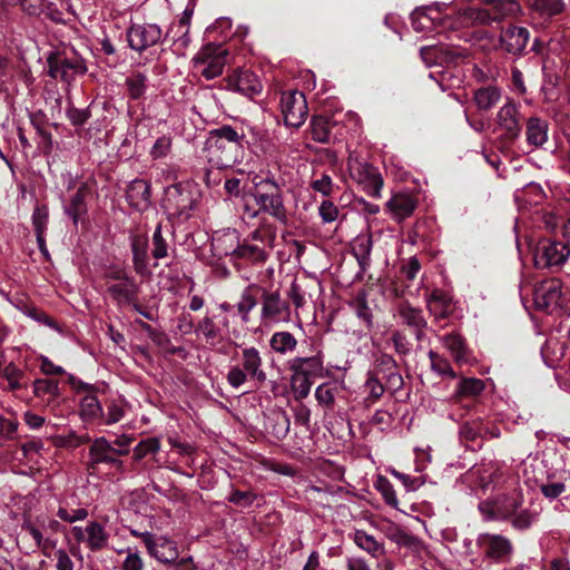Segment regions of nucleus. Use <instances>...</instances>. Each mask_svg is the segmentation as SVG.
<instances>
[{
  "label": "nucleus",
  "instance_id": "obj_20",
  "mask_svg": "<svg viewBox=\"0 0 570 570\" xmlns=\"http://www.w3.org/2000/svg\"><path fill=\"white\" fill-rule=\"evenodd\" d=\"M227 85L230 89L248 97L258 95L263 89L258 77L247 69L235 70L228 76Z\"/></svg>",
  "mask_w": 570,
  "mask_h": 570
},
{
  "label": "nucleus",
  "instance_id": "obj_57",
  "mask_svg": "<svg viewBox=\"0 0 570 570\" xmlns=\"http://www.w3.org/2000/svg\"><path fill=\"white\" fill-rule=\"evenodd\" d=\"M397 370V363L393 356L381 354L375 361V375L381 374L383 379Z\"/></svg>",
  "mask_w": 570,
  "mask_h": 570
},
{
  "label": "nucleus",
  "instance_id": "obj_19",
  "mask_svg": "<svg viewBox=\"0 0 570 570\" xmlns=\"http://www.w3.org/2000/svg\"><path fill=\"white\" fill-rule=\"evenodd\" d=\"M497 124L499 128L504 131L508 139H517L522 129V118L519 106L511 99H508L497 114Z\"/></svg>",
  "mask_w": 570,
  "mask_h": 570
},
{
  "label": "nucleus",
  "instance_id": "obj_31",
  "mask_svg": "<svg viewBox=\"0 0 570 570\" xmlns=\"http://www.w3.org/2000/svg\"><path fill=\"white\" fill-rule=\"evenodd\" d=\"M426 303L430 313L436 318H446L452 313L451 298L442 291H434Z\"/></svg>",
  "mask_w": 570,
  "mask_h": 570
},
{
  "label": "nucleus",
  "instance_id": "obj_47",
  "mask_svg": "<svg viewBox=\"0 0 570 570\" xmlns=\"http://www.w3.org/2000/svg\"><path fill=\"white\" fill-rule=\"evenodd\" d=\"M313 381L309 377L303 376L297 373L291 375V390L294 394L295 400L302 401L306 399L311 392Z\"/></svg>",
  "mask_w": 570,
  "mask_h": 570
},
{
  "label": "nucleus",
  "instance_id": "obj_56",
  "mask_svg": "<svg viewBox=\"0 0 570 570\" xmlns=\"http://www.w3.org/2000/svg\"><path fill=\"white\" fill-rule=\"evenodd\" d=\"M533 9L543 16H554L561 12L563 8L562 0H534Z\"/></svg>",
  "mask_w": 570,
  "mask_h": 570
},
{
  "label": "nucleus",
  "instance_id": "obj_2",
  "mask_svg": "<svg viewBox=\"0 0 570 570\" xmlns=\"http://www.w3.org/2000/svg\"><path fill=\"white\" fill-rule=\"evenodd\" d=\"M244 140V134H238L232 126H220L209 131L204 156L213 167L230 168L243 159Z\"/></svg>",
  "mask_w": 570,
  "mask_h": 570
},
{
  "label": "nucleus",
  "instance_id": "obj_30",
  "mask_svg": "<svg viewBox=\"0 0 570 570\" xmlns=\"http://www.w3.org/2000/svg\"><path fill=\"white\" fill-rule=\"evenodd\" d=\"M443 346L451 353L453 360L458 364L468 363V347L464 338L456 334L451 333L441 337Z\"/></svg>",
  "mask_w": 570,
  "mask_h": 570
},
{
  "label": "nucleus",
  "instance_id": "obj_7",
  "mask_svg": "<svg viewBox=\"0 0 570 570\" xmlns=\"http://www.w3.org/2000/svg\"><path fill=\"white\" fill-rule=\"evenodd\" d=\"M567 302V294L562 291L559 279H547L533 289V304L537 309L552 314L563 308Z\"/></svg>",
  "mask_w": 570,
  "mask_h": 570
},
{
  "label": "nucleus",
  "instance_id": "obj_12",
  "mask_svg": "<svg viewBox=\"0 0 570 570\" xmlns=\"http://www.w3.org/2000/svg\"><path fill=\"white\" fill-rule=\"evenodd\" d=\"M351 177L363 185L364 190L372 197H380L383 187V179L377 169L366 161L357 158H350L347 163Z\"/></svg>",
  "mask_w": 570,
  "mask_h": 570
},
{
  "label": "nucleus",
  "instance_id": "obj_13",
  "mask_svg": "<svg viewBox=\"0 0 570 570\" xmlns=\"http://www.w3.org/2000/svg\"><path fill=\"white\" fill-rule=\"evenodd\" d=\"M281 110L284 122L288 127H301L307 116V102L304 94L298 90H289L282 94Z\"/></svg>",
  "mask_w": 570,
  "mask_h": 570
},
{
  "label": "nucleus",
  "instance_id": "obj_3",
  "mask_svg": "<svg viewBox=\"0 0 570 570\" xmlns=\"http://www.w3.org/2000/svg\"><path fill=\"white\" fill-rule=\"evenodd\" d=\"M254 187V199L259 206V210L268 214L277 222L285 223L287 220V213L284 204V187L285 180L283 178L276 179L275 176L268 171L265 177L255 175L252 179Z\"/></svg>",
  "mask_w": 570,
  "mask_h": 570
},
{
  "label": "nucleus",
  "instance_id": "obj_43",
  "mask_svg": "<svg viewBox=\"0 0 570 570\" xmlns=\"http://www.w3.org/2000/svg\"><path fill=\"white\" fill-rule=\"evenodd\" d=\"M386 537L401 547H406L413 550H416L421 547V541L416 537L407 533L396 525L390 527L387 529Z\"/></svg>",
  "mask_w": 570,
  "mask_h": 570
},
{
  "label": "nucleus",
  "instance_id": "obj_55",
  "mask_svg": "<svg viewBox=\"0 0 570 570\" xmlns=\"http://www.w3.org/2000/svg\"><path fill=\"white\" fill-rule=\"evenodd\" d=\"M153 249L151 255L155 259H163L168 256V243L163 236L161 225L158 224L153 234Z\"/></svg>",
  "mask_w": 570,
  "mask_h": 570
},
{
  "label": "nucleus",
  "instance_id": "obj_49",
  "mask_svg": "<svg viewBox=\"0 0 570 570\" xmlns=\"http://www.w3.org/2000/svg\"><path fill=\"white\" fill-rule=\"evenodd\" d=\"M429 358L431 362V370L434 373L441 376H448L450 379L456 377V373L453 371L450 362L445 357L441 356L434 351H430Z\"/></svg>",
  "mask_w": 570,
  "mask_h": 570
},
{
  "label": "nucleus",
  "instance_id": "obj_42",
  "mask_svg": "<svg viewBox=\"0 0 570 570\" xmlns=\"http://www.w3.org/2000/svg\"><path fill=\"white\" fill-rule=\"evenodd\" d=\"M1 377L8 382V389L10 391H17L28 386L24 372L13 363H9L3 367Z\"/></svg>",
  "mask_w": 570,
  "mask_h": 570
},
{
  "label": "nucleus",
  "instance_id": "obj_34",
  "mask_svg": "<svg viewBox=\"0 0 570 570\" xmlns=\"http://www.w3.org/2000/svg\"><path fill=\"white\" fill-rule=\"evenodd\" d=\"M397 314L403 324L409 327H426L428 322L423 316L422 309L412 306L409 302H401L397 307Z\"/></svg>",
  "mask_w": 570,
  "mask_h": 570
},
{
  "label": "nucleus",
  "instance_id": "obj_48",
  "mask_svg": "<svg viewBox=\"0 0 570 570\" xmlns=\"http://www.w3.org/2000/svg\"><path fill=\"white\" fill-rule=\"evenodd\" d=\"M256 304L257 301L254 294V287H246L243 291L240 298L236 305L238 314L240 315V318L244 323H247L249 321V313L256 306Z\"/></svg>",
  "mask_w": 570,
  "mask_h": 570
},
{
  "label": "nucleus",
  "instance_id": "obj_51",
  "mask_svg": "<svg viewBox=\"0 0 570 570\" xmlns=\"http://www.w3.org/2000/svg\"><path fill=\"white\" fill-rule=\"evenodd\" d=\"M364 389L365 392L367 393V397L365 399L367 405H371L379 401L385 391V386L381 383L380 379L373 373L368 374V377L364 384Z\"/></svg>",
  "mask_w": 570,
  "mask_h": 570
},
{
  "label": "nucleus",
  "instance_id": "obj_58",
  "mask_svg": "<svg viewBox=\"0 0 570 570\" xmlns=\"http://www.w3.org/2000/svg\"><path fill=\"white\" fill-rule=\"evenodd\" d=\"M482 433V422H465L460 428V436L466 442H475Z\"/></svg>",
  "mask_w": 570,
  "mask_h": 570
},
{
  "label": "nucleus",
  "instance_id": "obj_29",
  "mask_svg": "<svg viewBox=\"0 0 570 570\" xmlns=\"http://www.w3.org/2000/svg\"><path fill=\"white\" fill-rule=\"evenodd\" d=\"M132 263L138 274H144L148 267V239L145 236H134L131 238Z\"/></svg>",
  "mask_w": 570,
  "mask_h": 570
},
{
  "label": "nucleus",
  "instance_id": "obj_63",
  "mask_svg": "<svg viewBox=\"0 0 570 570\" xmlns=\"http://www.w3.org/2000/svg\"><path fill=\"white\" fill-rule=\"evenodd\" d=\"M318 213L324 223H332L338 216V208L331 200H324L318 207Z\"/></svg>",
  "mask_w": 570,
  "mask_h": 570
},
{
  "label": "nucleus",
  "instance_id": "obj_17",
  "mask_svg": "<svg viewBox=\"0 0 570 570\" xmlns=\"http://www.w3.org/2000/svg\"><path fill=\"white\" fill-rule=\"evenodd\" d=\"M420 55L425 65L431 67L434 65L443 66L456 63L458 60L468 56V51L450 45H439L423 47Z\"/></svg>",
  "mask_w": 570,
  "mask_h": 570
},
{
  "label": "nucleus",
  "instance_id": "obj_16",
  "mask_svg": "<svg viewBox=\"0 0 570 570\" xmlns=\"http://www.w3.org/2000/svg\"><path fill=\"white\" fill-rule=\"evenodd\" d=\"M261 318L264 323L289 322L291 306L281 297L279 292L264 291L262 295Z\"/></svg>",
  "mask_w": 570,
  "mask_h": 570
},
{
  "label": "nucleus",
  "instance_id": "obj_61",
  "mask_svg": "<svg viewBox=\"0 0 570 570\" xmlns=\"http://www.w3.org/2000/svg\"><path fill=\"white\" fill-rule=\"evenodd\" d=\"M287 297L292 301L296 309L302 308L306 303V291L302 284L294 281L287 292Z\"/></svg>",
  "mask_w": 570,
  "mask_h": 570
},
{
  "label": "nucleus",
  "instance_id": "obj_60",
  "mask_svg": "<svg viewBox=\"0 0 570 570\" xmlns=\"http://www.w3.org/2000/svg\"><path fill=\"white\" fill-rule=\"evenodd\" d=\"M48 208L46 206H37L32 214V225L36 234H45L48 225Z\"/></svg>",
  "mask_w": 570,
  "mask_h": 570
},
{
  "label": "nucleus",
  "instance_id": "obj_10",
  "mask_svg": "<svg viewBox=\"0 0 570 570\" xmlns=\"http://www.w3.org/2000/svg\"><path fill=\"white\" fill-rule=\"evenodd\" d=\"M570 256V248L563 242L542 240L533 250V262L537 268H559Z\"/></svg>",
  "mask_w": 570,
  "mask_h": 570
},
{
  "label": "nucleus",
  "instance_id": "obj_46",
  "mask_svg": "<svg viewBox=\"0 0 570 570\" xmlns=\"http://www.w3.org/2000/svg\"><path fill=\"white\" fill-rule=\"evenodd\" d=\"M128 96L130 99H139L147 89V77L141 72L131 73L126 79Z\"/></svg>",
  "mask_w": 570,
  "mask_h": 570
},
{
  "label": "nucleus",
  "instance_id": "obj_39",
  "mask_svg": "<svg viewBox=\"0 0 570 570\" xmlns=\"http://www.w3.org/2000/svg\"><path fill=\"white\" fill-rule=\"evenodd\" d=\"M33 394L39 399H47V403L50 404L59 395V384L55 380L50 379H37L32 383Z\"/></svg>",
  "mask_w": 570,
  "mask_h": 570
},
{
  "label": "nucleus",
  "instance_id": "obj_44",
  "mask_svg": "<svg viewBox=\"0 0 570 570\" xmlns=\"http://www.w3.org/2000/svg\"><path fill=\"white\" fill-rule=\"evenodd\" d=\"M338 392L340 387L336 384L323 383L316 387L315 399L321 406L333 410Z\"/></svg>",
  "mask_w": 570,
  "mask_h": 570
},
{
  "label": "nucleus",
  "instance_id": "obj_54",
  "mask_svg": "<svg viewBox=\"0 0 570 570\" xmlns=\"http://www.w3.org/2000/svg\"><path fill=\"white\" fill-rule=\"evenodd\" d=\"M311 188L324 197H330L338 187L333 183L331 176L322 173L320 177L312 179Z\"/></svg>",
  "mask_w": 570,
  "mask_h": 570
},
{
  "label": "nucleus",
  "instance_id": "obj_22",
  "mask_svg": "<svg viewBox=\"0 0 570 570\" xmlns=\"http://www.w3.org/2000/svg\"><path fill=\"white\" fill-rule=\"evenodd\" d=\"M530 33L523 27L510 26L501 32L500 41L502 48L514 56H520L524 52L525 46L529 41Z\"/></svg>",
  "mask_w": 570,
  "mask_h": 570
},
{
  "label": "nucleus",
  "instance_id": "obj_23",
  "mask_svg": "<svg viewBox=\"0 0 570 570\" xmlns=\"http://www.w3.org/2000/svg\"><path fill=\"white\" fill-rule=\"evenodd\" d=\"M291 373H297L312 380L323 375L324 365L320 355L311 357H294L287 363Z\"/></svg>",
  "mask_w": 570,
  "mask_h": 570
},
{
  "label": "nucleus",
  "instance_id": "obj_11",
  "mask_svg": "<svg viewBox=\"0 0 570 570\" xmlns=\"http://www.w3.org/2000/svg\"><path fill=\"white\" fill-rule=\"evenodd\" d=\"M476 546L487 559L497 563L510 562L514 552L512 541L508 537L498 533H480L476 538Z\"/></svg>",
  "mask_w": 570,
  "mask_h": 570
},
{
  "label": "nucleus",
  "instance_id": "obj_64",
  "mask_svg": "<svg viewBox=\"0 0 570 570\" xmlns=\"http://www.w3.org/2000/svg\"><path fill=\"white\" fill-rule=\"evenodd\" d=\"M144 561L137 551L128 549L127 556L121 564V570H142Z\"/></svg>",
  "mask_w": 570,
  "mask_h": 570
},
{
  "label": "nucleus",
  "instance_id": "obj_14",
  "mask_svg": "<svg viewBox=\"0 0 570 570\" xmlns=\"http://www.w3.org/2000/svg\"><path fill=\"white\" fill-rule=\"evenodd\" d=\"M195 206L190 189L183 184H175L166 188L163 207L170 215L188 217Z\"/></svg>",
  "mask_w": 570,
  "mask_h": 570
},
{
  "label": "nucleus",
  "instance_id": "obj_36",
  "mask_svg": "<svg viewBox=\"0 0 570 570\" xmlns=\"http://www.w3.org/2000/svg\"><path fill=\"white\" fill-rule=\"evenodd\" d=\"M501 99V90L494 86H487L474 91L473 100L480 110H490Z\"/></svg>",
  "mask_w": 570,
  "mask_h": 570
},
{
  "label": "nucleus",
  "instance_id": "obj_40",
  "mask_svg": "<svg viewBox=\"0 0 570 570\" xmlns=\"http://www.w3.org/2000/svg\"><path fill=\"white\" fill-rule=\"evenodd\" d=\"M22 529L31 535L38 548L43 550L55 548L56 540L51 535H47L41 523L38 525L28 521L22 524Z\"/></svg>",
  "mask_w": 570,
  "mask_h": 570
},
{
  "label": "nucleus",
  "instance_id": "obj_62",
  "mask_svg": "<svg viewBox=\"0 0 570 570\" xmlns=\"http://www.w3.org/2000/svg\"><path fill=\"white\" fill-rule=\"evenodd\" d=\"M18 423L0 416V445L12 440L17 433Z\"/></svg>",
  "mask_w": 570,
  "mask_h": 570
},
{
  "label": "nucleus",
  "instance_id": "obj_52",
  "mask_svg": "<svg viewBox=\"0 0 570 570\" xmlns=\"http://www.w3.org/2000/svg\"><path fill=\"white\" fill-rule=\"evenodd\" d=\"M312 138L322 144L330 142L331 140V128L328 120L324 117H314L312 119Z\"/></svg>",
  "mask_w": 570,
  "mask_h": 570
},
{
  "label": "nucleus",
  "instance_id": "obj_15",
  "mask_svg": "<svg viewBox=\"0 0 570 570\" xmlns=\"http://www.w3.org/2000/svg\"><path fill=\"white\" fill-rule=\"evenodd\" d=\"M119 455H125V450H116L104 436L97 438L89 448V466L95 468L97 464L105 463L122 473L124 462L118 459Z\"/></svg>",
  "mask_w": 570,
  "mask_h": 570
},
{
  "label": "nucleus",
  "instance_id": "obj_37",
  "mask_svg": "<svg viewBox=\"0 0 570 570\" xmlns=\"http://www.w3.org/2000/svg\"><path fill=\"white\" fill-rule=\"evenodd\" d=\"M373 246L372 235H358L352 244V253L357 259L360 266L364 269L368 265L371 250Z\"/></svg>",
  "mask_w": 570,
  "mask_h": 570
},
{
  "label": "nucleus",
  "instance_id": "obj_9",
  "mask_svg": "<svg viewBox=\"0 0 570 570\" xmlns=\"http://www.w3.org/2000/svg\"><path fill=\"white\" fill-rule=\"evenodd\" d=\"M484 2L493 6V12L485 9L469 8L461 16V23L485 24L505 16L514 14L520 10V6L515 0H484Z\"/></svg>",
  "mask_w": 570,
  "mask_h": 570
},
{
  "label": "nucleus",
  "instance_id": "obj_45",
  "mask_svg": "<svg viewBox=\"0 0 570 570\" xmlns=\"http://www.w3.org/2000/svg\"><path fill=\"white\" fill-rule=\"evenodd\" d=\"M233 254L239 258H245L253 263H264L267 258V253L262 247L247 243L235 248Z\"/></svg>",
  "mask_w": 570,
  "mask_h": 570
},
{
  "label": "nucleus",
  "instance_id": "obj_38",
  "mask_svg": "<svg viewBox=\"0 0 570 570\" xmlns=\"http://www.w3.org/2000/svg\"><path fill=\"white\" fill-rule=\"evenodd\" d=\"M272 351L277 354L285 355L295 351L297 340L287 331L276 332L269 340Z\"/></svg>",
  "mask_w": 570,
  "mask_h": 570
},
{
  "label": "nucleus",
  "instance_id": "obj_4",
  "mask_svg": "<svg viewBox=\"0 0 570 570\" xmlns=\"http://www.w3.org/2000/svg\"><path fill=\"white\" fill-rule=\"evenodd\" d=\"M226 380L234 389H239L247 381L258 386L263 385L267 380V374L263 368L261 352L254 346L242 348L239 364L229 368Z\"/></svg>",
  "mask_w": 570,
  "mask_h": 570
},
{
  "label": "nucleus",
  "instance_id": "obj_35",
  "mask_svg": "<svg viewBox=\"0 0 570 570\" xmlns=\"http://www.w3.org/2000/svg\"><path fill=\"white\" fill-rule=\"evenodd\" d=\"M351 308L354 311L358 320H361L367 328L373 325V313L367 303L366 292L361 289L355 293L350 302Z\"/></svg>",
  "mask_w": 570,
  "mask_h": 570
},
{
  "label": "nucleus",
  "instance_id": "obj_1",
  "mask_svg": "<svg viewBox=\"0 0 570 570\" xmlns=\"http://www.w3.org/2000/svg\"><path fill=\"white\" fill-rule=\"evenodd\" d=\"M523 494L514 491L510 494L499 495L494 500H484L479 503V511L487 521H509L511 527L519 532L531 529L541 515L540 507L523 505Z\"/></svg>",
  "mask_w": 570,
  "mask_h": 570
},
{
  "label": "nucleus",
  "instance_id": "obj_50",
  "mask_svg": "<svg viewBox=\"0 0 570 570\" xmlns=\"http://www.w3.org/2000/svg\"><path fill=\"white\" fill-rule=\"evenodd\" d=\"M23 314L33 320L35 322L48 326L57 332H60V327L57 322L50 317L45 311L38 308L35 305H26L22 309Z\"/></svg>",
  "mask_w": 570,
  "mask_h": 570
},
{
  "label": "nucleus",
  "instance_id": "obj_28",
  "mask_svg": "<svg viewBox=\"0 0 570 570\" xmlns=\"http://www.w3.org/2000/svg\"><path fill=\"white\" fill-rule=\"evenodd\" d=\"M107 292L118 305L130 303L136 294L137 286L132 277L124 279L118 283H110L107 285Z\"/></svg>",
  "mask_w": 570,
  "mask_h": 570
},
{
  "label": "nucleus",
  "instance_id": "obj_24",
  "mask_svg": "<svg viewBox=\"0 0 570 570\" xmlns=\"http://www.w3.org/2000/svg\"><path fill=\"white\" fill-rule=\"evenodd\" d=\"M77 390L86 392V394L82 396L80 401L81 417L88 421L97 417H102V407L95 394V387L86 383H80L77 386Z\"/></svg>",
  "mask_w": 570,
  "mask_h": 570
},
{
  "label": "nucleus",
  "instance_id": "obj_26",
  "mask_svg": "<svg viewBox=\"0 0 570 570\" xmlns=\"http://www.w3.org/2000/svg\"><path fill=\"white\" fill-rule=\"evenodd\" d=\"M90 195V188L87 184H81L75 195L70 198V202L65 206V213L72 219L73 224L77 225L87 215V203L86 199Z\"/></svg>",
  "mask_w": 570,
  "mask_h": 570
},
{
  "label": "nucleus",
  "instance_id": "obj_32",
  "mask_svg": "<svg viewBox=\"0 0 570 570\" xmlns=\"http://www.w3.org/2000/svg\"><path fill=\"white\" fill-rule=\"evenodd\" d=\"M485 389L484 381L476 377H465L460 380L453 394V400L459 402L463 397H478Z\"/></svg>",
  "mask_w": 570,
  "mask_h": 570
},
{
  "label": "nucleus",
  "instance_id": "obj_25",
  "mask_svg": "<svg viewBox=\"0 0 570 570\" xmlns=\"http://www.w3.org/2000/svg\"><path fill=\"white\" fill-rule=\"evenodd\" d=\"M149 554L163 563H171L178 559L176 543L166 537H156L147 549Z\"/></svg>",
  "mask_w": 570,
  "mask_h": 570
},
{
  "label": "nucleus",
  "instance_id": "obj_5",
  "mask_svg": "<svg viewBox=\"0 0 570 570\" xmlns=\"http://www.w3.org/2000/svg\"><path fill=\"white\" fill-rule=\"evenodd\" d=\"M48 68L50 77L63 82L71 83L77 76L87 72L85 60L73 50L57 52L48 58Z\"/></svg>",
  "mask_w": 570,
  "mask_h": 570
},
{
  "label": "nucleus",
  "instance_id": "obj_27",
  "mask_svg": "<svg viewBox=\"0 0 570 570\" xmlns=\"http://www.w3.org/2000/svg\"><path fill=\"white\" fill-rule=\"evenodd\" d=\"M549 125L544 119L530 117L525 122L527 142L533 148H539L548 140Z\"/></svg>",
  "mask_w": 570,
  "mask_h": 570
},
{
  "label": "nucleus",
  "instance_id": "obj_53",
  "mask_svg": "<svg viewBox=\"0 0 570 570\" xmlns=\"http://www.w3.org/2000/svg\"><path fill=\"white\" fill-rule=\"evenodd\" d=\"M195 332L202 334L210 344H214L219 337V328L209 316H205L198 322Z\"/></svg>",
  "mask_w": 570,
  "mask_h": 570
},
{
  "label": "nucleus",
  "instance_id": "obj_6",
  "mask_svg": "<svg viewBox=\"0 0 570 570\" xmlns=\"http://www.w3.org/2000/svg\"><path fill=\"white\" fill-rule=\"evenodd\" d=\"M227 57L228 51L223 46L208 43L193 59L194 68L206 79H214L223 73Z\"/></svg>",
  "mask_w": 570,
  "mask_h": 570
},
{
  "label": "nucleus",
  "instance_id": "obj_21",
  "mask_svg": "<svg viewBox=\"0 0 570 570\" xmlns=\"http://www.w3.org/2000/svg\"><path fill=\"white\" fill-rule=\"evenodd\" d=\"M417 200L414 196L405 193L393 195L385 205L386 213L396 223L409 218L416 209Z\"/></svg>",
  "mask_w": 570,
  "mask_h": 570
},
{
  "label": "nucleus",
  "instance_id": "obj_41",
  "mask_svg": "<svg viewBox=\"0 0 570 570\" xmlns=\"http://www.w3.org/2000/svg\"><path fill=\"white\" fill-rule=\"evenodd\" d=\"M87 544L92 551L102 549L108 541V534L98 522H89L86 527Z\"/></svg>",
  "mask_w": 570,
  "mask_h": 570
},
{
  "label": "nucleus",
  "instance_id": "obj_59",
  "mask_svg": "<svg viewBox=\"0 0 570 570\" xmlns=\"http://www.w3.org/2000/svg\"><path fill=\"white\" fill-rule=\"evenodd\" d=\"M159 450V441L155 438H149L140 441L134 449L135 460H141L147 454L156 453Z\"/></svg>",
  "mask_w": 570,
  "mask_h": 570
},
{
  "label": "nucleus",
  "instance_id": "obj_18",
  "mask_svg": "<svg viewBox=\"0 0 570 570\" xmlns=\"http://www.w3.org/2000/svg\"><path fill=\"white\" fill-rule=\"evenodd\" d=\"M161 36L160 27L154 23L134 24L127 32L129 47L136 51H144L158 43Z\"/></svg>",
  "mask_w": 570,
  "mask_h": 570
},
{
  "label": "nucleus",
  "instance_id": "obj_33",
  "mask_svg": "<svg viewBox=\"0 0 570 570\" xmlns=\"http://www.w3.org/2000/svg\"><path fill=\"white\" fill-rule=\"evenodd\" d=\"M354 543L374 558H379L385 553L384 544L379 542L373 535L364 530H355L353 535Z\"/></svg>",
  "mask_w": 570,
  "mask_h": 570
},
{
  "label": "nucleus",
  "instance_id": "obj_8",
  "mask_svg": "<svg viewBox=\"0 0 570 570\" xmlns=\"http://www.w3.org/2000/svg\"><path fill=\"white\" fill-rule=\"evenodd\" d=\"M446 8L445 3H435L424 8H416L411 13L412 27L417 32L431 31L446 28H453V21L450 17H442L443 10Z\"/></svg>",
  "mask_w": 570,
  "mask_h": 570
}]
</instances>
